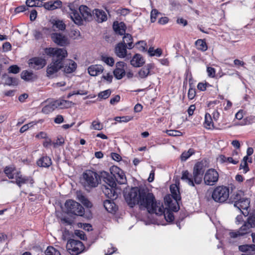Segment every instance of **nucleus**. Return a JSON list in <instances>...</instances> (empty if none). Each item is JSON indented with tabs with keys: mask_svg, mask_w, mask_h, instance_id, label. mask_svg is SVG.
<instances>
[{
	"mask_svg": "<svg viewBox=\"0 0 255 255\" xmlns=\"http://www.w3.org/2000/svg\"><path fill=\"white\" fill-rule=\"evenodd\" d=\"M45 53L52 57L51 62L48 65L46 75L49 78H53L60 70L62 69L63 59L66 58L68 53L66 49L59 48H46Z\"/></svg>",
	"mask_w": 255,
	"mask_h": 255,
	"instance_id": "obj_1",
	"label": "nucleus"
},
{
	"mask_svg": "<svg viewBox=\"0 0 255 255\" xmlns=\"http://www.w3.org/2000/svg\"><path fill=\"white\" fill-rule=\"evenodd\" d=\"M139 197L138 204L146 208L149 213H155L157 215L163 214V203L160 201H156L155 197L152 193L143 189L141 190Z\"/></svg>",
	"mask_w": 255,
	"mask_h": 255,
	"instance_id": "obj_2",
	"label": "nucleus"
},
{
	"mask_svg": "<svg viewBox=\"0 0 255 255\" xmlns=\"http://www.w3.org/2000/svg\"><path fill=\"white\" fill-rule=\"evenodd\" d=\"M205 170V167L204 163L198 162L193 167L192 174L187 170L182 172L181 180L193 187L195 186V184H200L202 181Z\"/></svg>",
	"mask_w": 255,
	"mask_h": 255,
	"instance_id": "obj_3",
	"label": "nucleus"
},
{
	"mask_svg": "<svg viewBox=\"0 0 255 255\" xmlns=\"http://www.w3.org/2000/svg\"><path fill=\"white\" fill-rule=\"evenodd\" d=\"M100 181V176L94 171L86 170L82 174V183L87 190L97 187Z\"/></svg>",
	"mask_w": 255,
	"mask_h": 255,
	"instance_id": "obj_4",
	"label": "nucleus"
},
{
	"mask_svg": "<svg viewBox=\"0 0 255 255\" xmlns=\"http://www.w3.org/2000/svg\"><path fill=\"white\" fill-rule=\"evenodd\" d=\"M79 6L77 1L66 2L62 6L63 11L69 14L70 18L76 24L80 25L83 23V20L79 12Z\"/></svg>",
	"mask_w": 255,
	"mask_h": 255,
	"instance_id": "obj_5",
	"label": "nucleus"
},
{
	"mask_svg": "<svg viewBox=\"0 0 255 255\" xmlns=\"http://www.w3.org/2000/svg\"><path fill=\"white\" fill-rule=\"evenodd\" d=\"M230 189L225 186H218L213 190L212 194V199L216 202L224 203L229 197Z\"/></svg>",
	"mask_w": 255,
	"mask_h": 255,
	"instance_id": "obj_6",
	"label": "nucleus"
},
{
	"mask_svg": "<svg viewBox=\"0 0 255 255\" xmlns=\"http://www.w3.org/2000/svg\"><path fill=\"white\" fill-rule=\"evenodd\" d=\"M65 207L68 213L79 216H82L84 214V208L80 204L74 200H67L65 203Z\"/></svg>",
	"mask_w": 255,
	"mask_h": 255,
	"instance_id": "obj_7",
	"label": "nucleus"
},
{
	"mask_svg": "<svg viewBox=\"0 0 255 255\" xmlns=\"http://www.w3.org/2000/svg\"><path fill=\"white\" fill-rule=\"evenodd\" d=\"M84 245L82 242L70 239L66 245L67 251L71 255H78L84 250Z\"/></svg>",
	"mask_w": 255,
	"mask_h": 255,
	"instance_id": "obj_8",
	"label": "nucleus"
},
{
	"mask_svg": "<svg viewBox=\"0 0 255 255\" xmlns=\"http://www.w3.org/2000/svg\"><path fill=\"white\" fill-rule=\"evenodd\" d=\"M140 191L141 190L137 187H134L131 188L130 191L125 195V200L130 207H132L135 204H138Z\"/></svg>",
	"mask_w": 255,
	"mask_h": 255,
	"instance_id": "obj_9",
	"label": "nucleus"
},
{
	"mask_svg": "<svg viewBox=\"0 0 255 255\" xmlns=\"http://www.w3.org/2000/svg\"><path fill=\"white\" fill-rule=\"evenodd\" d=\"M16 180H8L7 179L3 180L5 181L6 182L9 183H15L19 188H20L22 184L26 183H29L31 186H33L34 183V180L33 178L30 176H23L20 171H16V175L15 176Z\"/></svg>",
	"mask_w": 255,
	"mask_h": 255,
	"instance_id": "obj_10",
	"label": "nucleus"
},
{
	"mask_svg": "<svg viewBox=\"0 0 255 255\" xmlns=\"http://www.w3.org/2000/svg\"><path fill=\"white\" fill-rule=\"evenodd\" d=\"M219 173L213 168L206 171L204 176V183L208 186H213L216 184L219 180Z\"/></svg>",
	"mask_w": 255,
	"mask_h": 255,
	"instance_id": "obj_11",
	"label": "nucleus"
},
{
	"mask_svg": "<svg viewBox=\"0 0 255 255\" xmlns=\"http://www.w3.org/2000/svg\"><path fill=\"white\" fill-rule=\"evenodd\" d=\"M250 225L245 221L244 224L237 231L230 232L229 236L232 238H236L239 237L245 236L251 232V227Z\"/></svg>",
	"mask_w": 255,
	"mask_h": 255,
	"instance_id": "obj_12",
	"label": "nucleus"
},
{
	"mask_svg": "<svg viewBox=\"0 0 255 255\" xmlns=\"http://www.w3.org/2000/svg\"><path fill=\"white\" fill-rule=\"evenodd\" d=\"M111 173L113 174L115 178L120 184L126 183L127 179L123 171L117 166H113L111 168Z\"/></svg>",
	"mask_w": 255,
	"mask_h": 255,
	"instance_id": "obj_13",
	"label": "nucleus"
},
{
	"mask_svg": "<svg viewBox=\"0 0 255 255\" xmlns=\"http://www.w3.org/2000/svg\"><path fill=\"white\" fill-rule=\"evenodd\" d=\"M53 41L60 46H64L68 43L67 37L60 33H53L51 34Z\"/></svg>",
	"mask_w": 255,
	"mask_h": 255,
	"instance_id": "obj_14",
	"label": "nucleus"
},
{
	"mask_svg": "<svg viewBox=\"0 0 255 255\" xmlns=\"http://www.w3.org/2000/svg\"><path fill=\"white\" fill-rule=\"evenodd\" d=\"M63 66L64 72L70 74L73 72L77 68V64L73 60L64 58L63 59Z\"/></svg>",
	"mask_w": 255,
	"mask_h": 255,
	"instance_id": "obj_15",
	"label": "nucleus"
},
{
	"mask_svg": "<svg viewBox=\"0 0 255 255\" xmlns=\"http://www.w3.org/2000/svg\"><path fill=\"white\" fill-rule=\"evenodd\" d=\"M126 64L122 61L118 62L116 64V69L114 70L113 73L114 76L117 79H121L126 75L125 67Z\"/></svg>",
	"mask_w": 255,
	"mask_h": 255,
	"instance_id": "obj_16",
	"label": "nucleus"
},
{
	"mask_svg": "<svg viewBox=\"0 0 255 255\" xmlns=\"http://www.w3.org/2000/svg\"><path fill=\"white\" fill-rule=\"evenodd\" d=\"M154 68L153 64H147L141 68L138 72L136 77L138 79H146L148 76L151 75L150 70Z\"/></svg>",
	"mask_w": 255,
	"mask_h": 255,
	"instance_id": "obj_17",
	"label": "nucleus"
},
{
	"mask_svg": "<svg viewBox=\"0 0 255 255\" xmlns=\"http://www.w3.org/2000/svg\"><path fill=\"white\" fill-rule=\"evenodd\" d=\"M29 64L31 68L35 70H39L46 65V61L42 58L34 57L29 60Z\"/></svg>",
	"mask_w": 255,
	"mask_h": 255,
	"instance_id": "obj_18",
	"label": "nucleus"
},
{
	"mask_svg": "<svg viewBox=\"0 0 255 255\" xmlns=\"http://www.w3.org/2000/svg\"><path fill=\"white\" fill-rule=\"evenodd\" d=\"M79 12L80 13V15L82 19L85 20L89 21L92 19V14L91 13V10L87 6L81 5L79 6Z\"/></svg>",
	"mask_w": 255,
	"mask_h": 255,
	"instance_id": "obj_19",
	"label": "nucleus"
},
{
	"mask_svg": "<svg viewBox=\"0 0 255 255\" xmlns=\"http://www.w3.org/2000/svg\"><path fill=\"white\" fill-rule=\"evenodd\" d=\"M101 178L103 179V181L107 184V186L115 187L116 186V183L114 178L108 172L105 171L102 172L101 173L100 178Z\"/></svg>",
	"mask_w": 255,
	"mask_h": 255,
	"instance_id": "obj_20",
	"label": "nucleus"
},
{
	"mask_svg": "<svg viewBox=\"0 0 255 255\" xmlns=\"http://www.w3.org/2000/svg\"><path fill=\"white\" fill-rule=\"evenodd\" d=\"M127 46L123 42L118 43L115 47V53L120 58H125L127 55Z\"/></svg>",
	"mask_w": 255,
	"mask_h": 255,
	"instance_id": "obj_21",
	"label": "nucleus"
},
{
	"mask_svg": "<svg viewBox=\"0 0 255 255\" xmlns=\"http://www.w3.org/2000/svg\"><path fill=\"white\" fill-rule=\"evenodd\" d=\"M104 68L101 65H91L88 68L89 74L92 76H96L101 74Z\"/></svg>",
	"mask_w": 255,
	"mask_h": 255,
	"instance_id": "obj_22",
	"label": "nucleus"
},
{
	"mask_svg": "<svg viewBox=\"0 0 255 255\" xmlns=\"http://www.w3.org/2000/svg\"><path fill=\"white\" fill-rule=\"evenodd\" d=\"M52 103L55 109L58 108L60 109L67 108L71 107L73 104L72 102L62 99L55 100Z\"/></svg>",
	"mask_w": 255,
	"mask_h": 255,
	"instance_id": "obj_23",
	"label": "nucleus"
},
{
	"mask_svg": "<svg viewBox=\"0 0 255 255\" xmlns=\"http://www.w3.org/2000/svg\"><path fill=\"white\" fill-rule=\"evenodd\" d=\"M16 171H18L13 165L6 166L3 169L4 174L9 179H12L15 177Z\"/></svg>",
	"mask_w": 255,
	"mask_h": 255,
	"instance_id": "obj_24",
	"label": "nucleus"
},
{
	"mask_svg": "<svg viewBox=\"0 0 255 255\" xmlns=\"http://www.w3.org/2000/svg\"><path fill=\"white\" fill-rule=\"evenodd\" d=\"M144 63L145 61L143 58L139 54H135L130 60L131 65L135 67H141Z\"/></svg>",
	"mask_w": 255,
	"mask_h": 255,
	"instance_id": "obj_25",
	"label": "nucleus"
},
{
	"mask_svg": "<svg viewBox=\"0 0 255 255\" xmlns=\"http://www.w3.org/2000/svg\"><path fill=\"white\" fill-rule=\"evenodd\" d=\"M93 15L95 19L98 22H103L107 19V16L105 11L98 9L93 11Z\"/></svg>",
	"mask_w": 255,
	"mask_h": 255,
	"instance_id": "obj_26",
	"label": "nucleus"
},
{
	"mask_svg": "<svg viewBox=\"0 0 255 255\" xmlns=\"http://www.w3.org/2000/svg\"><path fill=\"white\" fill-rule=\"evenodd\" d=\"M250 202L247 198H243L241 201L238 202H235L234 206L240 210L242 213V210H248L249 207Z\"/></svg>",
	"mask_w": 255,
	"mask_h": 255,
	"instance_id": "obj_27",
	"label": "nucleus"
},
{
	"mask_svg": "<svg viewBox=\"0 0 255 255\" xmlns=\"http://www.w3.org/2000/svg\"><path fill=\"white\" fill-rule=\"evenodd\" d=\"M44 7L48 10H53L62 7V2L60 0H57L54 1H50L45 2L43 5Z\"/></svg>",
	"mask_w": 255,
	"mask_h": 255,
	"instance_id": "obj_28",
	"label": "nucleus"
},
{
	"mask_svg": "<svg viewBox=\"0 0 255 255\" xmlns=\"http://www.w3.org/2000/svg\"><path fill=\"white\" fill-rule=\"evenodd\" d=\"M114 188L109 187L107 185H105L102 189L104 193L108 198L113 199L116 198L117 196Z\"/></svg>",
	"mask_w": 255,
	"mask_h": 255,
	"instance_id": "obj_29",
	"label": "nucleus"
},
{
	"mask_svg": "<svg viewBox=\"0 0 255 255\" xmlns=\"http://www.w3.org/2000/svg\"><path fill=\"white\" fill-rule=\"evenodd\" d=\"M242 214L245 216H249L246 222L250 225V227L252 228H255V211L250 213H249V212H242Z\"/></svg>",
	"mask_w": 255,
	"mask_h": 255,
	"instance_id": "obj_30",
	"label": "nucleus"
},
{
	"mask_svg": "<svg viewBox=\"0 0 255 255\" xmlns=\"http://www.w3.org/2000/svg\"><path fill=\"white\" fill-rule=\"evenodd\" d=\"M104 206L106 210L110 213L116 212L117 207L112 200H106L104 202Z\"/></svg>",
	"mask_w": 255,
	"mask_h": 255,
	"instance_id": "obj_31",
	"label": "nucleus"
},
{
	"mask_svg": "<svg viewBox=\"0 0 255 255\" xmlns=\"http://www.w3.org/2000/svg\"><path fill=\"white\" fill-rule=\"evenodd\" d=\"M37 165L40 167H48L52 164L51 158L45 156L41 157L37 161Z\"/></svg>",
	"mask_w": 255,
	"mask_h": 255,
	"instance_id": "obj_32",
	"label": "nucleus"
},
{
	"mask_svg": "<svg viewBox=\"0 0 255 255\" xmlns=\"http://www.w3.org/2000/svg\"><path fill=\"white\" fill-rule=\"evenodd\" d=\"M239 250L245 254H251L252 252L255 253V245H243L239 246Z\"/></svg>",
	"mask_w": 255,
	"mask_h": 255,
	"instance_id": "obj_33",
	"label": "nucleus"
},
{
	"mask_svg": "<svg viewBox=\"0 0 255 255\" xmlns=\"http://www.w3.org/2000/svg\"><path fill=\"white\" fill-rule=\"evenodd\" d=\"M123 42L128 49H132L133 47V39L132 36L128 33L126 34L123 37Z\"/></svg>",
	"mask_w": 255,
	"mask_h": 255,
	"instance_id": "obj_34",
	"label": "nucleus"
},
{
	"mask_svg": "<svg viewBox=\"0 0 255 255\" xmlns=\"http://www.w3.org/2000/svg\"><path fill=\"white\" fill-rule=\"evenodd\" d=\"M113 28L117 33H118L121 35H122L125 33V25L123 22H121L119 24H116V23L114 22L113 25Z\"/></svg>",
	"mask_w": 255,
	"mask_h": 255,
	"instance_id": "obj_35",
	"label": "nucleus"
},
{
	"mask_svg": "<svg viewBox=\"0 0 255 255\" xmlns=\"http://www.w3.org/2000/svg\"><path fill=\"white\" fill-rule=\"evenodd\" d=\"M77 199L81 202L85 207L91 208L92 206V203L88 199L81 193L77 194Z\"/></svg>",
	"mask_w": 255,
	"mask_h": 255,
	"instance_id": "obj_36",
	"label": "nucleus"
},
{
	"mask_svg": "<svg viewBox=\"0 0 255 255\" xmlns=\"http://www.w3.org/2000/svg\"><path fill=\"white\" fill-rule=\"evenodd\" d=\"M195 45L197 48L202 51H205L208 49L207 44L203 39H198L196 40Z\"/></svg>",
	"mask_w": 255,
	"mask_h": 255,
	"instance_id": "obj_37",
	"label": "nucleus"
},
{
	"mask_svg": "<svg viewBox=\"0 0 255 255\" xmlns=\"http://www.w3.org/2000/svg\"><path fill=\"white\" fill-rule=\"evenodd\" d=\"M5 79V83L7 85H16L18 84V80L16 78L9 77L6 74L3 75Z\"/></svg>",
	"mask_w": 255,
	"mask_h": 255,
	"instance_id": "obj_38",
	"label": "nucleus"
},
{
	"mask_svg": "<svg viewBox=\"0 0 255 255\" xmlns=\"http://www.w3.org/2000/svg\"><path fill=\"white\" fill-rule=\"evenodd\" d=\"M163 213L162 215L164 216V217L166 221L168 222H172L174 219L173 214L170 212L168 210H167V212L165 213V208L163 207ZM160 216H161L160 215Z\"/></svg>",
	"mask_w": 255,
	"mask_h": 255,
	"instance_id": "obj_39",
	"label": "nucleus"
},
{
	"mask_svg": "<svg viewBox=\"0 0 255 255\" xmlns=\"http://www.w3.org/2000/svg\"><path fill=\"white\" fill-rule=\"evenodd\" d=\"M148 53L150 56H156L160 57L162 53V50L160 48H157L154 49L153 47H150L148 50Z\"/></svg>",
	"mask_w": 255,
	"mask_h": 255,
	"instance_id": "obj_40",
	"label": "nucleus"
},
{
	"mask_svg": "<svg viewBox=\"0 0 255 255\" xmlns=\"http://www.w3.org/2000/svg\"><path fill=\"white\" fill-rule=\"evenodd\" d=\"M195 151L193 149L190 148L187 151L183 152L181 155V160L183 161H186L192 155L194 154Z\"/></svg>",
	"mask_w": 255,
	"mask_h": 255,
	"instance_id": "obj_41",
	"label": "nucleus"
},
{
	"mask_svg": "<svg viewBox=\"0 0 255 255\" xmlns=\"http://www.w3.org/2000/svg\"><path fill=\"white\" fill-rule=\"evenodd\" d=\"M170 190L173 198L176 201L179 200L180 199V197L178 194L179 190L177 187L176 186L172 185L170 186Z\"/></svg>",
	"mask_w": 255,
	"mask_h": 255,
	"instance_id": "obj_42",
	"label": "nucleus"
},
{
	"mask_svg": "<svg viewBox=\"0 0 255 255\" xmlns=\"http://www.w3.org/2000/svg\"><path fill=\"white\" fill-rule=\"evenodd\" d=\"M32 72L28 71H23L21 73V78L25 81H30L33 78Z\"/></svg>",
	"mask_w": 255,
	"mask_h": 255,
	"instance_id": "obj_43",
	"label": "nucleus"
},
{
	"mask_svg": "<svg viewBox=\"0 0 255 255\" xmlns=\"http://www.w3.org/2000/svg\"><path fill=\"white\" fill-rule=\"evenodd\" d=\"M54 110H55V109L52 102L49 104L44 106L42 108V112L45 114H48L52 112Z\"/></svg>",
	"mask_w": 255,
	"mask_h": 255,
	"instance_id": "obj_44",
	"label": "nucleus"
},
{
	"mask_svg": "<svg viewBox=\"0 0 255 255\" xmlns=\"http://www.w3.org/2000/svg\"><path fill=\"white\" fill-rule=\"evenodd\" d=\"M101 60L110 66H113L114 64L115 61L114 58L112 57H109L107 55H102L101 56Z\"/></svg>",
	"mask_w": 255,
	"mask_h": 255,
	"instance_id": "obj_45",
	"label": "nucleus"
},
{
	"mask_svg": "<svg viewBox=\"0 0 255 255\" xmlns=\"http://www.w3.org/2000/svg\"><path fill=\"white\" fill-rule=\"evenodd\" d=\"M213 126V122L211 117L209 114H206L205 116V127L207 128H210Z\"/></svg>",
	"mask_w": 255,
	"mask_h": 255,
	"instance_id": "obj_46",
	"label": "nucleus"
},
{
	"mask_svg": "<svg viewBox=\"0 0 255 255\" xmlns=\"http://www.w3.org/2000/svg\"><path fill=\"white\" fill-rule=\"evenodd\" d=\"M103 128V125L99 121H94L91 124L90 128L95 130H101Z\"/></svg>",
	"mask_w": 255,
	"mask_h": 255,
	"instance_id": "obj_47",
	"label": "nucleus"
},
{
	"mask_svg": "<svg viewBox=\"0 0 255 255\" xmlns=\"http://www.w3.org/2000/svg\"><path fill=\"white\" fill-rule=\"evenodd\" d=\"M46 255H61L59 251L52 247H48L45 251Z\"/></svg>",
	"mask_w": 255,
	"mask_h": 255,
	"instance_id": "obj_48",
	"label": "nucleus"
},
{
	"mask_svg": "<svg viewBox=\"0 0 255 255\" xmlns=\"http://www.w3.org/2000/svg\"><path fill=\"white\" fill-rule=\"evenodd\" d=\"M112 91L110 89H108L101 92L98 94V98L100 99H106L111 95Z\"/></svg>",
	"mask_w": 255,
	"mask_h": 255,
	"instance_id": "obj_49",
	"label": "nucleus"
},
{
	"mask_svg": "<svg viewBox=\"0 0 255 255\" xmlns=\"http://www.w3.org/2000/svg\"><path fill=\"white\" fill-rule=\"evenodd\" d=\"M159 15H161V13L159 12L156 9H153L150 12L151 22L152 23L154 22Z\"/></svg>",
	"mask_w": 255,
	"mask_h": 255,
	"instance_id": "obj_50",
	"label": "nucleus"
},
{
	"mask_svg": "<svg viewBox=\"0 0 255 255\" xmlns=\"http://www.w3.org/2000/svg\"><path fill=\"white\" fill-rule=\"evenodd\" d=\"M53 27H55L60 30H64L65 29L66 25L62 21L56 20L53 24Z\"/></svg>",
	"mask_w": 255,
	"mask_h": 255,
	"instance_id": "obj_51",
	"label": "nucleus"
},
{
	"mask_svg": "<svg viewBox=\"0 0 255 255\" xmlns=\"http://www.w3.org/2000/svg\"><path fill=\"white\" fill-rule=\"evenodd\" d=\"M20 68L16 65H13L9 67L7 69L8 72L9 73L17 74L20 72Z\"/></svg>",
	"mask_w": 255,
	"mask_h": 255,
	"instance_id": "obj_52",
	"label": "nucleus"
},
{
	"mask_svg": "<svg viewBox=\"0 0 255 255\" xmlns=\"http://www.w3.org/2000/svg\"><path fill=\"white\" fill-rule=\"evenodd\" d=\"M137 48L141 51H145L146 43L144 41H139L136 43Z\"/></svg>",
	"mask_w": 255,
	"mask_h": 255,
	"instance_id": "obj_53",
	"label": "nucleus"
},
{
	"mask_svg": "<svg viewBox=\"0 0 255 255\" xmlns=\"http://www.w3.org/2000/svg\"><path fill=\"white\" fill-rule=\"evenodd\" d=\"M166 132L167 134L171 136H179L182 135V133L177 130H167Z\"/></svg>",
	"mask_w": 255,
	"mask_h": 255,
	"instance_id": "obj_54",
	"label": "nucleus"
},
{
	"mask_svg": "<svg viewBox=\"0 0 255 255\" xmlns=\"http://www.w3.org/2000/svg\"><path fill=\"white\" fill-rule=\"evenodd\" d=\"M207 72L208 76L211 78H214L215 76L216 70L211 67H207Z\"/></svg>",
	"mask_w": 255,
	"mask_h": 255,
	"instance_id": "obj_55",
	"label": "nucleus"
},
{
	"mask_svg": "<svg viewBox=\"0 0 255 255\" xmlns=\"http://www.w3.org/2000/svg\"><path fill=\"white\" fill-rule=\"evenodd\" d=\"M243 198H241V194L239 193H236L235 194H233L231 196V199L233 200L232 202H238L241 201Z\"/></svg>",
	"mask_w": 255,
	"mask_h": 255,
	"instance_id": "obj_56",
	"label": "nucleus"
},
{
	"mask_svg": "<svg viewBox=\"0 0 255 255\" xmlns=\"http://www.w3.org/2000/svg\"><path fill=\"white\" fill-rule=\"evenodd\" d=\"M240 169H243V173L245 174L246 173L250 170L248 163L243 162H241V163L240 166Z\"/></svg>",
	"mask_w": 255,
	"mask_h": 255,
	"instance_id": "obj_57",
	"label": "nucleus"
},
{
	"mask_svg": "<svg viewBox=\"0 0 255 255\" xmlns=\"http://www.w3.org/2000/svg\"><path fill=\"white\" fill-rule=\"evenodd\" d=\"M38 2V0H26V5L29 7L36 6Z\"/></svg>",
	"mask_w": 255,
	"mask_h": 255,
	"instance_id": "obj_58",
	"label": "nucleus"
},
{
	"mask_svg": "<svg viewBox=\"0 0 255 255\" xmlns=\"http://www.w3.org/2000/svg\"><path fill=\"white\" fill-rule=\"evenodd\" d=\"M196 95V91L195 89L190 88L188 90V97L190 100H192L194 99Z\"/></svg>",
	"mask_w": 255,
	"mask_h": 255,
	"instance_id": "obj_59",
	"label": "nucleus"
},
{
	"mask_svg": "<svg viewBox=\"0 0 255 255\" xmlns=\"http://www.w3.org/2000/svg\"><path fill=\"white\" fill-rule=\"evenodd\" d=\"M208 86H210V85L208 83H199L197 85V88L199 90L204 91L206 90V88Z\"/></svg>",
	"mask_w": 255,
	"mask_h": 255,
	"instance_id": "obj_60",
	"label": "nucleus"
},
{
	"mask_svg": "<svg viewBox=\"0 0 255 255\" xmlns=\"http://www.w3.org/2000/svg\"><path fill=\"white\" fill-rule=\"evenodd\" d=\"M80 36V32L77 29L72 30L71 31L70 36L74 38H78Z\"/></svg>",
	"mask_w": 255,
	"mask_h": 255,
	"instance_id": "obj_61",
	"label": "nucleus"
},
{
	"mask_svg": "<svg viewBox=\"0 0 255 255\" xmlns=\"http://www.w3.org/2000/svg\"><path fill=\"white\" fill-rule=\"evenodd\" d=\"M75 234L76 236L79 237L81 240H84L86 239V236L84 232L81 230H76L75 231Z\"/></svg>",
	"mask_w": 255,
	"mask_h": 255,
	"instance_id": "obj_62",
	"label": "nucleus"
},
{
	"mask_svg": "<svg viewBox=\"0 0 255 255\" xmlns=\"http://www.w3.org/2000/svg\"><path fill=\"white\" fill-rule=\"evenodd\" d=\"M64 143V139L63 138H58L56 142L53 143L54 147H56L58 146H61Z\"/></svg>",
	"mask_w": 255,
	"mask_h": 255,
	"instance_id": "obj_63",
	"label": "nucleus"
},
{
	"mask_svg": "<svg viewBox=\"0 0 255 255\" xmlns=\"http://www.w3.org/2000/svg\"><path fill=\"white\" fill-rule=\"evenodd\" d=\"M120 99L121 97L120 95H116L114 97L111 99L110 103L111 105H115L116 104L120 102Z\"/></svg>",
	"mask_w": 255,
	"mask_h": 255,
	"instance_id": "obj_64",
	"label": "nucleus"
}]
</instances>
